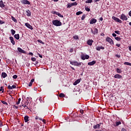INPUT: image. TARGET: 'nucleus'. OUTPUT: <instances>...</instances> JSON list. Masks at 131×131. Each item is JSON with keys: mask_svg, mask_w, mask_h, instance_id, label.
I'll return each mask as SVG.
<instances>
[{"mask_svg": "<svg viewBox=\"0 0 131 131\" xmlns=\"http://www.w3.org/2000/svg\"><path fill=\"white\" fill-rule=\"evenodd\" d=\"M52 24L55 26H61L62 25V23L58 20H54L52 21Z\"/></svg>", "mask_w": 131, "mask_h": 131, "instance_id": "1", "label": "nucleus"}, {"mask_svg": "<svg viewBox=\"0 0 131 131\" xmlns=\"http://www.w3.org/2000/svg\"><path fill=\"white\" fill-rule=\"evenodd\" d=\"M70 64H71V65H74V66H80V65H81L80 62L77 61H71Z\"/></svg>", "mask_w": 131, "mask_h": 131, "instance_id": "2", "label": "nucleus"}, {"mask_svg": "<svg viewBox=\"0 0 131 131\" xmlns=\"http://www.w3.org/2000/svg\"><path fill=\"white\" fill-rule=\"evenodd\" d=\"M106 41H108V42H110V43H111V46L114 45V42H113V40H112V39H111V38L107 37L106 38Z\"/></svg>", "mask_w": 131, "mask_h": 131, "instance_id": "3", "label": "nucleus"}, {"mask_svg": "<svg viewBox=\"0 0 131 131\" xmlns=\"http://www.w3.org/2000/svg\"><path fill=\"white\" fill-rule=\"evenodd\" d=\"M90 58V56L89 55L82 54L81 55V59L82 60H85V59H88Z\"/></svg>", "mask_w": 131, "mask_h": 131, "instance_id": "4", "label": "nucleus"}, {"mask_svg": "<svg viewBox=\"0 0 131 131\" xmlns=\"http://www.w3.org/2000/svg\"><path fill=\"white\" fill-rule=\"evenodd\" d=\"M112 19L114 20V21H116V22H118L119 23H122V21L120 20L119 18L115 17V16H113Z\"/></svg>", "mask_w": 131, "mask_h": 131, "instance_id": "5", "label": "nucleus"}, {"mask_svg": "<svg viewBox=\"0 0 131 131\" xmlns=\"http://www.w3.org/2000/svg\"><path fill=\"white\" fill-rule=\"evenodd\" d=\"M21 3L23 5H30V2L28 0H23Z\"/></svg>", "mask_w": 131, "mask_h": 131, "instance_id": "6", "label": "nucleus"}, {"mask_svg": "<svg viewBox=\"0 0 131 131\" xmlns=\"http://www.w3.org/2000/svg\"><path fill=\"white\" fill-rule=\"evenodd\" d=\"M120 19H121V20H127V17H126V16H125L124 14H122L121 15Z\"/></svg>", "mask_w": 131, "mask_h": 131, "instance_id": "7", "label": "nucleus"}, {"mask_svg": "<svg viewBox=\"0 0 131 131\" xmlns=\"http://www.w3.org/2000/svg\"><path fill=\"white\" fill-rule=\"evenodd\" d=\"M17 51L19 52V53H22L23 54H26V51L23 50L21 48H17Z\"/></svg>", "mask_w": 131, "mask_h": 131, "instance_id": "8", "label": "nucleus"}, {"mask_svg": "<svg viewBox=\"0 0 131 131\" xmlns=\"http://www.w3.org/2000/svg\"><path fill=\"white\" fill-rule=\"evenodd\" d=\"M98 29L97 28H94L93 30V29L91 30V32H92L93 33V34H97V33H98Z\"/></svg>", "mask_w": 131, "mask_h": 131, "instance_id": "9", "label": "nucleus"}, {"mask_svg": "<svg viewBox=\"0 0 131 131\" xmlns=\"http://www.w3.org/2000/svg\"><path fill=\"white\" fill-rule=\"evenodd\" d=\"M114 78H118V79H120L121 78H122V76L117 74H116L114 76Z\"/></svg>", "mask_w": 131, "mask_h": 131, "instance_id": "10", "label": "nucleus"}, {"mask_svg": "<svg viewBox=\"0 0 131 131\" xmlns=\"http://www.w3.org/2000/svg\"><path fill=\"white\" fill-rule=\"evenodd\" d=\"M16 88H17V86L15 85H13L12 86L9 85L8 86V89L9 90H13V89H16Z\"/></svg>", "mask_w": 131, "mask_h": 131, "instance_id": "11", "label": "nucleus"}, {"mask_svg": "<svg viewBox=\"0 0 131 131\" xmlns=\"http://www.w3.org/2000/svg\"><path fill=\"white\" fill-rule=\"evenodd\" d=\"M9 39L10 40L11 43H12V45L14 46L15 42V41L14 40V38L12 36H10L9 37Z\"/></svg>", "mask_w": 131, "mask_h": 131, "instance_id": "12", "label": "nucleus"}, {"mask_svg": "<svg viewBox=\"0 0 131 131\" xmlns=\"http://www.w3.org/2000/svg\"><path fill=\"white\" fill-rule=\"evenodd\" d=\"M96 64V61L93 60L91 62H88V65L89 66H93V65H95Z\"/></svg>", "mask_w": 131, "mask_h": 131, "instance_id": "13", "label": "nucleus"}, {"mask_svg": "<svg viewBox=\"0 0 131 131\" xmlns=\"http://www.w3.org/2000/svg\"><path fill=\"white\" fill-rule=\"evenodd\" d=\"M25 25L28 27V28H29V29H31V30L33 29V28H32V26H31V25L29 24L28 23H26Z\"/></svg>", "mask_w": 131, "mask_h": 131, "instance_id": "14", "label": "nucleus"}, {"mask_svg": "<svg viewBox=\"0 0 131 131\" xmlns=\"http://www.w3.org/2000/svg\"><path fill=\"white\" fill-rule=\"evenodd\" d=\"M93 42H94V40L89 39L87 43L89 45V46H92L93 45Z\"/></svg>", "mask_w": 131, "mask_h": 131, "instance_id": "15", "label": "nucleus"}, {"mask_svg": "<svg viewBox=\"0 0 131 131\" xmlns=\"http://www.w3.org/2000/svg\"><path fill=\"white\" fill-rule=\"evenodd\" d=\"M24 120L25 122H28V121H29V117H28V116H25Z\"/></svg>", "mask_w": 131, "mask_h": 131, "instance_id": "16", "label": "nucleus"}, {"mask_svg": "<svg viewBox=\"0 0 131 131\" xmlns=\"http://www.w3.org/2000/svg\"><path fill=\"white\" fill-rule=\"evenodd\" d=\"M97 22V19L94 18L90 20V24H95Z\"/></svg>", "mask_w": 131, "mask_h": 131, "instance_id": "17", "label": "nucleus"}, {"mask_svg": "<svg viewBox=\"0 0 131 131\" xmlns=\"http://www.w3.org/2000/svg\"><path fill=\"white\" fill-rule=\"evenodd\" d=\"M100 125H101V124H96V125H95L93 126V128H95V129H96V128H99Z\"/></svg>", "mask_w": 131, "mask_h": 131, "instance_id": "18", "label": "nucleus"}, {"mask_svg": "<svg viewBox=\"0 0 131 131\" xmlns=\"http://www.w3.org/2000/svg\"><path fill=\"white\" fill-rule=\"evenodd\" d=\"M26 13L27 16H28V17H30V16H31V12H30L29 10H27Z\"/></svg>", "mask_w": 131, "mask_h": 131, "instance_id": "19", "label": "nucleus"}, {"mask_svg": "<svg viewBox=\"0 0 131 131\" xmlns=\"http://www.w3.org/2000/svg\"><path fill=\"white\" fill-rule=\"evenodd\" d=\"M104 49H105V48H104V47H96L97 51H101V50H104Z\"/></svg>", "mask_w": 131, "mask_h": 131, "instance_id": "20", "label": "nucleus"}, {"mask_svg": "<svg viewBox=\"0 0 131 131\" xmlns=\"http://www.w3.org/2000/svg\"><path fill=\"white\" fill-rule=\"evenodd\" d=\"M80 82V80L77 79L76 81H75L74 82V85H76L77 84H78V83H79Z\"/></svg>", "mask_w": 131, "mask_h": 131, "instance_id": "21", "label": "nucleus"}, {"mask_svg": "<svg viewBox=\"0 0 131 131\" xmlns=\"http://www.w3.org/2000/svg\"><path fill=\"white\" fill-rule=\"evenodd\" d=\"M0 7L1 8H5V5L4 4V2H3V1H0Z\"/></svg>", "mask_w": 131, "mask_h": 131, "instance_id": "22", "label": "nucleus"}, {"mask_svg": "<svg viewBox=\"0 0 131 131\" xmlns=\"http://www.w3.org/2000/svg\"><path fill=\"white\" fill-rule=\"evenodd\" d=\"M8 75H7V74L5 72L2 73V76L3 78H6V77H7Z\"/></svg>", "mask_w": 131, "mask_h": 131, "instance_id": "23", "label": "nucleus"}, {"mask_svg": "<svg viewBox=\"0 0 131 131\" xmlns=\"http://www.w3.org/2000/svg\"><path fill=\"white\" fill-rule=\"evenodd\" d=\"M120 124H121V122H116V124L114 125V126H118V125H120Z\"/></svg>", "mask_w": 131, "mask_h": 131, "instance_id": "24", "label": "nucleus"}, {"mask_svg": "<svg viewBox=\"0 0 131 131\" xmlns=\"http://www.w3.org/2000/svg\"><path fill=\"white\" fill-rule=\"evenodd\" d=\"M14 37L15 38H16V39H19L20 38V37L19 36V34H15L14 35Z\"/></svg>", "mask_w": 131, "mask_h": 131, "instance_id": "25", "label": "nucleus"}, {"mask_svg": "<svg viewBox=\"0 0 131 131\" xmlns=\"http://www.w3.org/2000/svg\"><path fill=\"white\" fill-rule=\"evenodd\" d=\"M11 19H12V21H13V22H15V23H17V19L16 18H15V17H14V16H11Z\"/></svg>", "mask_w": 131, "mask_h": 131, "instance_id": "26", "label": "nucleus"}, {"mask_svg": "<svg viewBox=\"0 0 131 131\" xmlns=\"http://www.w3.org/2000/svg\"><path fill=\"white\" fill-rule=\"evenodd\" d=\"M117 73H122V71H121V70L119 69V68H117Z\"/></svg>", "mask_w": 131, "mask_h": 131, "instance_id": "27", "label": "nucleus"}, {"mask_svg": "<svg viewBox=\"0 0 131 131\" xmlns=\"http://www.w3.org/2000/svg\"><path fill=\"white\" fill-rule=\"evenodd\" d=\"M124 65H127L128 66H131V63H129L128 62H125L124 63Z\"/></svg>", "mask_w": 131, "mask_h": 131, "instance_id": "28", "label": "nucleus"}, {"mask_svg": "<svg viewBox=\"0 0 131 131\" xmlns=\"http://www.w3.org/2000/svg\"><path fill=\"white\" fill-rule=\"evenodd\" d=\"M72 6V3H68L67 5V8H71Z\"/></svg>", "mask_w": 131, "mask_h": 131, "instance_id": "29", "label": "nucleus"}, {"mask_svg": "<svg viewBox=\"0 0 131 131\" xmlns=\"http://www.w3.org/2000/svg\"><path fill=\"white\" fill-rule=\"evenodd\" d=\"M57 15V16L58 17H60L61 18H63V15L62 14H61V13H59V12H57V13H56Z\"/></svg>", "mask_w": 131, "mask_h": 131, "instance_id": "30", "label": "nucleus"}, {"mask_svg": "<svg viewBox=\"0 0 131 131\" xmlns=\"http://www.w3.org/2000/svg\"><path fill=\"white\" fill-rule=\"evenodd\" d=\"M59 97H60V98H63V97H65V95L63 93H61L59 94Z\"/></svg>", "mask_w": 131, "mask_h": 131, "instance_id": "31", "label": "nucleus"}, {"mask_svg": "<svg viewBox=\"0 0 131 131\" xmlns=\"http://www.w3.org/2000/svg\"><path fill=\"white\" fill-rule=\"evenodd\" d=\"M81 14H82V12L81 11H78L77 12H76V14L78 16L79 15H81Z\"/></svg>", "mask_w": 131, "mask_h": 131, "instance_id": "32", "label": "nucleus"}, {"mask_svg": "<svg viewBox=\"0 0 131 131\" xmlns=\"http://www.w3.org/2000/svg\"><path fill=\"white\" fill-rule=\"evenodd\" d=\"M11 33H12V35H14V34H15V33H16V31L15 30H14L13 29H11Z\"/></svg>", "mask_w": 131, "mask_h": 131, "instance_id": "33", "label": "nucleus"}, {"mask_svg": "<svg viewBox=\"0 0 131 131\" xmlns=\"http://www.w3.org/2000/svg\"><path fill=\"white\" fill-rule=\"evenodd\" d=\"M93 2V0H87L85 3L86 4H91Z\"/></svg>", "mask_w": 131, "mask_h": 131, "instance_id": "34", "label": "nucleus"}, {"mask_svg": "<svg viewBox=\"0 0 131 131\" xmlns=\"http://www.w3.org/2000/svg\"><path fill=\"white\" fill-rule=\"evenodd\" d=\"M20 102H21V98H19L18 101L16 102V105H19L20 104Z\"/></svg>", "mask_w": 131, "mask_h": 131, "instance_id": "35", "label": "nucleus"}, {"mask_svg": "<svg viewBox=\"0 0 131 131\" xmlns=\"http://www.w3.org/2000/svg\"><path fill=\"white\" fill-rule=\"evenodd\" d=\"M2 104H4V105H8V103H7V102L4 101V100H2L1 101Z\"/></svg>", "mask_w": 131, "mask_h": 131, "instance_id": "36", "label": "nucleus"}, {"mask_svg": "<svg viewBox=\"0 0 131 131\" xmlns=\"http://www.w3.org/2000/svg\"><path fill=\"white\" fill-rule=\"evenodd\" d=\"M37 41H38V42H39L40 43H42V45H43V42H42V41H41V40H40V39H38V40H37Z\"/></svg>", "mask_w": 131, "mask_h": 131, "instance_id": "37", "label": "nucleus"}, {"mask_svg": "<svg viewBox=\"0 0 131 131\" xmlns=\"http://www.w3.org/2000/svg\"><path fill=\"white\" fill-rule=\"evenodd\" d=\"M31 60L33 61V62H35V61H36V58H35V57H32Z\"/></svg>", "mask_w": 131, "mask_h": 131, "instance_id": "38", "label": "nucleus"}, {"mask_svg": "<svg viewBox=\"0 0 131 131\" xmlns=\"http://www.w3.org/2000/svg\"><path fill=\"white\" fill-rule=\"evenodd\" d=\"M115 39H116V40L119 41L120 40V39H121V38L120 37H116Z\"/></svg>", "mask_w": 131, "mask_h": 131, "instance_id": "39", "label": "nucleus"}, {"mask_svg": "<svg viewBox=\"0 0 131 131\" xmlns=\"http://www.w3.org/2000/svg\"><path fill=\"white\" fill-rule=\"evenodd\" d=\"M85 18V14H83L81 17V20H84Z\"/></svg>", "mask_w": 131, "mask_h": 131, "instance_id": "40", "label": "nucleus"}, {"mask_svg": "<svg viewBox=\"0 0 131 131\" xmlns=\"http://www.w3.org/2000/svg\"><path fill=\"white\" fill-rule=\"evenodd\" d=\"M85 11H86L87 12H90V11H91V9H90V8H88V7H86V8H85Z\"/></svg>", "mask_w": 131, "mask_h": 131, "instance_id": "41", "label": "nucleus"}, {"mask_svg": "<svg viewBox=\"0 0 131 131\" xmlns=\"http://www.w3.org/2000/svg\"><path fill=\"white\" fill-rule=\"evenodd\" d=\"M72 6H77V3L74 2L72 3Z\"/></svg>", "mask_w": 131, "mask_h": 131, "instance_id": "42", "label": "nucleus"}, {"mask_svg": "<svg viewBox=\"0 0 131 131\" xmlns=\"http://www.w3.org/2000/svg\"><path fill=\"white\" fill-rule=\"evenodd\" d=\"M22 106L24 107V108L26 107L27 109H29V108H28V106H26V105H25V104H23V105H22Z\"/></svg>", "mask_w": 131, "mask_h": 131, "instance_id": "43", "label": "nucleus"}, {"mask_svg": "<svg viewBox=\"0 0 131 131\" xmlns=\"http://www.w3.org/2000/svg\"><path fill=\"white\" fill-rule=\"evenodd\" d=\"M115 33H116V34H120V32L119 31H115Z\"/></svg>", "mask_w": 131, "mask_h": 131, "instance_id": "44", "label": "nucleus"}, {"mask_svg": "<svg viewBox=\"0 0 131 131\" xmlns=\"http://www.w3.org/2000/svg\"><path fill=\"white\" fill-rule=\"evenodd\" d=\"M17 77H18V76H17V75H14L13 76V78H14V79H16V78H17Z\"/></svg>", "mask_w": 131, "mask_h": 131, "instance_id": "45", "label": "nucleus"}, {"mask_svg": "<svg viewBox=\"0 0 131 131\" xmlns=\"http://www.w3.org/2000/svg\"><path fill=\"white\" fill-rule=\"evenodd\" d=\"M74 39H78V36H74Z\"/></svg>", "mask_w": 131, "mask_h": 131, "instance_id": "46", "label": "nucleus"}, {"mask_svg": "<svg viewBox=\"0 0 131 131\" xmlns=\"http://www.w3.org/2000/svg\"><path fill=\"white\" fill-rule=\"evenodd\" d=\"M0 92H2V93L4 92V89H3V87L2 86L1 87Z\"/></svg>", "mask_w": 131, "mask_h": 131, "instance_id": "47", "label": "nucleus"}, {"mask_svg": "<svg viewBox=\"0 0 131 131\" xmlns=\"http://www.w3.org/2000/svg\"><path fill=\"white\" fill-rule=\"evenodd\" d=\"M37 54L38 55V56H39V57L40 58H42V55H40V54L37 53Z\"/></svg>", "mask_w": 131, "mask_h": 131, "instance_id": "48", "label": "nucleus"}, {"mask_svg": "<svg viewBox=\"0 0 131 131\" xmlns=\"http://www.w3.org/2000/svg\"><path fill=\"white\" fill-rule=\"evenodd\" d=\"M39 101H40V102H42V98L40 97V98H39Z\"/></svg>", "mask_w": 131, "mask_h": 131, "instance_id": "49", "label": "nucleus"}, {"mask_svg": "<svg viewBox=\"0 0 131 131\" xmlns=\"http://www.w3.org/2000/svg\"><path fill=\"white\" fill-rule=\"evenodd\" d=\"M5 22H4L3 20H0V24H4Z\"/></svg>", "mask_w": 131, "mask_h": 131, "instance_id": "50", "label": "nucleus"}, {"mask_svg": "<svg viewBox=\"0 0 131 131\" xmlns=\"http://www.w3.org/2000/svg\"><path fill=\"white\" fill-rule=\"evenodd\" d=\"M112 35H113V36H114V37H116V36H117L116 34H115V33H113V34H112Z\"/></svg>", "mask_w": 131, "mask_h": 131, "instance_id": "51", "label": "nucleus"}, {"mask_svg": "<svg viewBox=\"0 0 131 131\" xmlns=\"http://www.w3.org/2000/svg\"><path fill=\"white\" fill-rule=\"evenodd\" d=\"M31 85H32V83H31V82H30L29 84H28V86H31Z\"/></svg>", "mask_w": 131, "mask_h": 131, "instance_id": "52", "label": "nucleus"}, {"mask_svg": "<svg viewBox=\"0 0 131 131\" xmlns=\"http://www.w3.org/2000/svg\"><path fill=\"white\" fill-rule=\"evenodd\" d=\"M80 112L81 114H83V110H81L80 111Z\"/></svg>", "mask_w": 131, "mask_h": 131, "instance_id": "53", "label": "nucleus"}, {"mask_svg": "<svg viewBox=\"0 0 131 131\" xmlns=\"http://www.w3.org/2000/svg\"><path fill=\"white\" fill-rule=\"evenodd\" d=\"M34 82V79H32L31 80L30 82H31L32 83Z\"/></svg>", "mask_w": 131, "mask_h": 131, "instance_id": "54", "label": "nucleus"}, {"mask_svg": "<svg viewBox=\"0 0 131 131\" xmlns=\"http://www.w3.org/2000/svg\"><path fill=\"white\" fill-rule=\"evenodd\" d=\"M29 55H30L31 56H33V53H32V52H30L29 53Z\"/></svg>", "mask_w": 131, "mask_h": 131, "instance_id": "55", "label": "nucleus"}, {"mask_svg": "<svg viewBox=\"0 0 131 131\" xmlns=\"http://www.w3.org/2000/svg\"><path fill=\"white\" fill-rule=\"evenodd\" d=\"M116 46L117 47H118V48H119V47H120V44L117 43V44L116 45Z\"/></svg>", "mask_w": 131, "mask_h": 131, "instance_id": "56", "label": "nucleus"}, {"mask_svg": "<svg viewBox=\"0 0 131 131\" xmlns=\"http://www.w3.org/2000/svg\"><path fill=\"white\" fill-rule=\"evenodd\" d=\"M13 107L14 108H16V109H18V106H16V105H13Z\"/></svg>", "mask_w": 131, "mask_h": 131, "instance_id": "57", "label": "nucleus"}, {"mask_svg": "<svg viewBox=\"0 0 131 131\" xmlns=\"http://www.w3.org/2000/svg\"><path fill=\"white\" fill-rule=\"evenodd\" d=\"M39 118H38V116H36V117H35V119L36 120H37V119H39Z\"/></svg>", "mask_w": 131, "mask_h": 131, "instance_id": "58", "label": "nucleus"}, {"mask_svg": "<svg viewBox=\"0 0 131 131\" xmlns=\"http://www.w3.org/2000/svg\"><path fill=\"white\" fill-rule=\"evenodd\" d=\"M99 20H100V21H103V17H100V18H99Z\"/></svg>", "mask_w": 131, "mask_h": 131, "instance_id": "59", "label": "nucleus"}, {"mask_svg": "<svg viewBox=\"0 0 131 131\" xmlns=\"http://www.w3.org/2000/svg\"><path fill=\"white\" fill-rule=\"evenodd\" d=\"M128 15L131 17V11H130L128 13Z\"/></svg>", "mask_w": 131, "mask_h": 131, "instance_id": "60", "label": "nucleus"}, {"mask_svg": "<svg viewBox=\"0 0 131 131\" xmlns=\"http://www.w3.org/2000/svg\"><path fill=\"white\" fill-rule=\"evenodd\" d=\"M93 1L95 2V3H97V2H99L100 0H93Z\"/></svg>", "mask_w": 131, "mask_h": 131, "instance_id": "61", "label": "nucleus"}, {"mask_svg": "<svg viewBox=\"0 0 131 131\" xmlns=\"http://www.w3.org/2000/svg\"><path fill=\"white\" fill-rule=\"evenodd\" d=\"M42 120V122H43V123H46V120L43 119V120Z\"/></svg>", "mask_w": 131, "mask_h": 131, "instance_id": "62", "label": "nucleus"}, {"mask_svg": "<svg viewBox=\"0 0 131 131\" xmlns=\"http://www.w3.org/2000/svg\"><path fill=\"white\" fill-rule=\"evenodd\" d=\"M57 13H58V12H56V11H54L53 14H56V15H57Z\"/></svg>", "mask_w": 131, "mask_h": 131, "instance_id": "63", "label": "nucleus"}, {"mask_svg": "<svg viewBox=\"0 0 131 131\" xmlns=\"http://www.w3.org/2000/svg\"><path fill=\"white\" fill-rule=\"evenodd\" d=\"M129 50L131 51V46L129 47Z\"/></svg>", "mask_w": 131, "mask_h": 131, "instance_id": "64", "label": "nucleus"}]
</instances>
